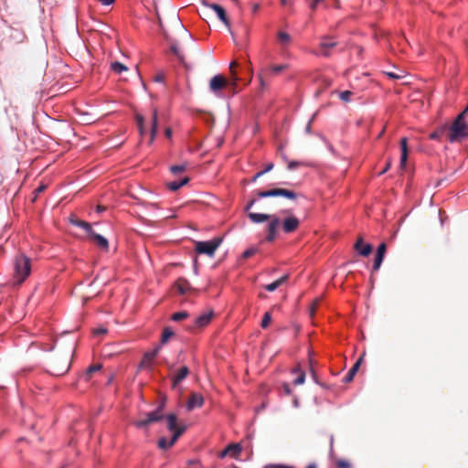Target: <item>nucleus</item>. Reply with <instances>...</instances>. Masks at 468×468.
<instances>
[{
	"label": "nucleus",
	"mask_w": 468,
	"mask_h": 468,
	"mask_svg": "<svg viewBox=\"0 0 468 468\" xmlns=\"http://www.w3.org/2000/svg\"><path fill=\"white\" fill-rule=\"evenodd\" d=\"M187 317H188L187 312H177V313L173 314V315L171 316V319L175 322H179Z\"/></svg>",
	"instance_id": "32"
},
{
	"label": "nucleus",
	"mask_w": 468,
	"mask_h": 468,
	"mask_svg": "<svg viewBox=\"0 0 468 468\" xmlns=\"http://www.w3.org/2000/svg\"><path fill=\"white\" fill-rule=\"evenodd\" d=\"M335 46V42L332 38H324L320 43V47L322 48L321 53L326 56L327 52L324 49L333 48Z\"/></svg>",
	"instance_id": "26"
},
{
	"label": "nucleus",
	"mask_w": 468,
	"mask_h": 468,
	"mask_svg": "<svg viewBox=\"0 0 468 468\" xmlns=\"http://www.w3.org/2000/svg\"><path fill=\"white\" fill-rule=\"evenodd\" d=\"M287 280H288V275L285 274V275L282 276L281 278H279L278 280L274 281L273 282L267 284L265 286V289L268 292H273L277 288H279L281 285L287 282Z\"/></svg>",
	"instance_id": "23"
},
{
	"label": "nucleus",
	"mask_w": 468,
	"mask_h": 468,
	"mask_svg": "<svg viewBox=\"0 0 468 468\" xmlns=\"http://www.w3.org/2000/svg\"><path fill=\"white\" fill-rule=\"evenodd\" d=\"M174 335V331L170 327H165L163 330L162 335H161V344H165L172 336Z\"/></svg>",
	"instance_id": "27"
},
{
	"label": "nucleus",
	"mask_w": 468,
	"mask_h": 468,
	"mask_svg": "<svg viewBox=\"0 0 468 468\" xmlns=\"http://www.w3.org/2000/svg\"><path fill=\"white\" fill-rule=\"evenodd\" d=\"M181 435H182V431H178L176 434L172 435V438L170 440H167L166 438L162 437L158 441V446L163 450L168 449V448L172 447L176 442V441L179 439V437Z\"/></svg>",
	"instance_id": "12"
},
{
	"label": "nucleus",
	"mask_w": 468,
	"mask_h": 468,
	"mask_svg": "<svg viewBox=\"0 0 468 468\" xmlns=\"http://www.w3.org/2000/svg\"><path fill=\"white\" fill-rule=\"evenodd\" d=\"M259 8H260L259 4H254L253 6H252V11L254 13H256L259 10Z\"/></svg>",
	"instance_id": "55"
},
{
	"label": "nucleus",
	"mask_w": 468,
	"mask_h": 468,
	"mask_svg": "<svg viewBox=\"0 0 468 468\" xmlns=\"http://www.w3.org/2000/svg\"><path fill=\"white\" fill-rule=\"evenodd\" d=\"M204 5L207 8H210L212 9L217 16L218 17V19L225 25L227 26L228 27H229V19L227 17V15H226V12H225V9L220 6L219 5H217V4H204Z\"/></svg>",
	"instance_id": "8"
},
{
	"label": "nucleus",
	"mask_w": 468,
	"mask_h": 468,
	"mask_svg": "<svg viewBox=\"0 0 468 468\" xmlns=\"http://www.w3.org/2000/svg\"><path fill=\"white\" fill-rule=\"evenodd\" d=\"M271 321V315L269 312L265 313L261 323L262 328H267Z\"/></svg>",
	"instance_id": "34"
},
{
	"label": "nucleus",
	"mask_w": 468,
	"mask_h": 468,
	"mask_svg": "<svg viewBox=\"0 0 468 468\" xmlns=\"http://www.w3.org/2000/svg\"><path fill=\"white\" fill-rule=\"evenodd\" d=\"M300 221L294 217L291 216L286 218L282 222V229L286 233H291L296 230L299 227Z\"/></svg>",
	"instance_id": "9"
},
{
	"label": "nucleus",
	"mask_w": 468,
	"mask_h": 468,
	"mask_svg": "<svg viewBox=\"0 0 468 468\" xmlns=\"http://www.w3.org/2000/svg\"><path fill=\"white\" fill-rule=\"evenodd\" d=\"M292 373L296 376L293 380L295 386L302 385L305 381V373L299 367L293 368Z\"/></svg>",
	"instance_id": "22"
},
{
	"label": "nucleus",
	"mask_w": 468,
	"mask_h": 468,
	"mask_svg": "<svg viewBox=\"0 0 468 468\" xmlns=\"http://www.w3.org/2000/svg\"><path fill=\"white\" fill-rule=\"evenodd\" d=\"M323 0H314L311 4V8L314 9L316 7V5L322 2Z\"/></svg>",
	"instance_id": "52"
},
{
	"label": "nucleus",
	"mask_w": 468,
	"mask_h": 468,
	"mask_svg": "<svg viewBox=\"0 0 468 468\" xmlns=\"http://www.w3.org/2000/svg\"><path fill=\"white\" fill-rule=\"evenodd\" d=\"M468 112V106L461 112L450 127L449 140L453 143L468 138V124L464 122V115Z\"/></svg>",
	"instance_id": "2"
},
{
	"label": "nucleus",
	"mask_w": 468,
	"mask_h": 468,
	"mask_svg": "<svg viewBox=\"0 0 468 468\" xmlns=\"http://www.w3.org/2000/svg\"><path fill=\"white\" fill-rule=\"evenodd\" d=\"M44 189H45V186H40L39 187H37V190H36V191H37V193H40V192H42Z\"/></svg>",
	"instance_id": "57"
},
{
	"label": "nucleus",
	"mask_w": 468,
	"mask_h": 468,
	"mask_svg": "<svg viewBox=\"0 0 468 468\" xmlns=\"http://www.w3.org/2000/svg\"><path fill=\"white\" fill-rule=\"evenodd\" d=\"M236 66H237V62H236V61H232V62L229 64V69H230V70H231V74H232V73H235V72L233 71V69H234Z\"/></svg>",
	"instance_id": "53"
},
{
	"label": "nucleus",
	"mask_w": 468,
	"mask_h": 468,
	"mask_svg": "<svg viewBox=\"0 0 468 468\" xmlns=\"http://www.w3.org/2000/svg\"><path fill=\"white\" fill-rule=\"evenodd\" d=\"M203 404L204 398L202 395L198 393H193L186 403V409L187 410H193L196 408H201Z\"/></svg>",
	"instance_id": "11"
},
{
	"label": "nucleus",
	"mask_w": 468,
	"mask_h": 468,
	"mask_svg": "<svg viewBox=\"0 0 468 468\" xmlns=\"http://www.w3.org/2000/svg\"><path fill=\"white\" fill-rule=\"evenodd\" d=\"M255 202H256L255 199H251L250 201H249L247 206L245 207V211H247V212L250 211V209L253 207Z\"/></svg>",
	"instance_id": "47"
},
{
	"label": "nucleus",
	"mask_w": 468,
	"mask_h": 468,
	"mask_svg": "<svg viewBox=\"0 0 468 468\" xmlns=\"http://www.w3.org/2000/svg\"><path fill=\"white\" fill-rule=\"evenodd\" d=\"M163 80H164V78H163L162 75H159V76L155 77V81L161 82V81H163Z\"/></svg>",
	"instance_id": "56"
},
{
	"label": "nucleus",
	"mask_w": 468,
	"mask_h": 468,
	"mask_svg": "<svg viewBox=\"0 0 468 468\" xmlns=\"http://www.w3.org/2000/svg\"><path fill=\"white\" fill-rule=\"evenodd\" d=\"M101 369V366L100 365H95V366H91L89 367V369L87 370L86 374H85V378L86 380H89V377L93 373V372H96V371H99Z\"/></svg>",
	"instance_id": "37"
},
{
	"label": "nucleus",
	"mask_w": 468,
	"mask_h": 468,
	"mask_svg": "<svg viewBox=\"0 0 468 468\" xmlns=\"http://www.w3.org/2000/svg\"><path fill=\"white\" fill-rule=\"evenodd\" d=\"M337 465L339 468H349V463L346 461L340 460L337 462Z\"/></svg>",
	"instance_id": "42"
},
{
	"label": "nucleus",
	"mask_w": 468,
	"mask_h": 468,
	"mask_svg": "<svg viewBox=\"0 0 468 468\" xmlns=\"http://www.w3.org/2000/svg\"><path fill=\"white\" fill-rule=\"evenodd\" d=\"M299 165H300V163H299V162H296V161H291V162L288 164V168H289L290 170H292V169L297 168Z\"/></svg>",
	"instance_id": "44"
},
{
	"label": "nucleus",
	"mask_w": 468,
	"mask_h": 468,
	"mask_svg": "<svg viewBox=\"0 0 468 468\" xmlns=\"http://www.w3.org/2000/svg\"><path fill=\"white\" fill-rule=\"evenodd\" d=\"M136 121H137V125H138V128H139V131H140L141 134H144V118H143V116L137 115L136 116Z\"/></svg>",
	"instance_id": "40"
},
{
	"label": "nucleus",
	"mask_w": 468,
	"mask_h": 468,
	"mask_svg": "<svg viewBox=\"0 0 468 468\" xmlns=\"http://www.w3.org/2000/svg\"><path fill=\"white\" fill-rule=\"evenodd\" d=\"M270 219L271 222L268 226V236L266 239L268 241H272L275 239L276 230L280 224V220L276 216H271Z\"/></svg>",
	"instance_id": "14"
},
{
	"label": "nucleus",
	"mask_w": 468,
	"mask_h": 468,
	"mask_svg": "<svg viewBox=\"0 0 468 468\" xmlns=\"http://www.w3.org/2000/svg\"><path fill=\"white\" fill-rule=\"evenodd\" d=\"M31 271L30 259L21 254L14 261V279L17 283H22L29 276Z\"/></svg>",
	"instance_id": "3"
},
{
	"label": "nucleus",
	"mask_w": 468,
	"mask_h": 468,
	"mask_svg": "<svg viewBox=\"0 0 468 468\" xmlns=\"http://www.w3.org/2000/svg\"><path fill=\"white\" fill-rule=\"evenodd\" d=\"M361 358L356 362V364L353 366V367L349 370L347 375L346 376V381H351L356 375V371L358 370V367L360 366Z\"/></svg>",
	"instance_id": "30"
},
{
	"label": "nucleus",
	"mask_w": 468,
	"mask_h": 468,
	"mask_svg": "<svg viewBox=\"0 0 468 468\" xmlns=\"http://www.w3.org/2000/svg\"><path fill=\"white\" fill-rule=\"evenodd\" d=\"M185 169H186V166L184 165H173V166L170 167V171L174 175H177V174L183 172Z\"/></svg>",
	"instance_id": "38"
},
{
	"label": "nucleus",
	"mask_w": 468,
	"mask_h": 468,
	"mask_svg": "<svg viewBox=\"0 0 468 468\" xmlns=\"http://www.w3.org/2000/svg\"><path fill=\"white\" fill-rule=\"evenodd\" d=\"M239 77L232 73V78L228 80L222 75H215L209 81L210 91L218 98H224L223 90H229L231 95L237 93Z\"/></svg>",
	"instance_id": "1"
},
{
	"label": "nucleus",
	"mask_w": 468,
	"mask_h": 468,
	"mask_svg": "<svg viewBox=\"0 0 468 468\" xmlns=\"http://www.w3.org/2000/svg\"><path fill=\"white\" fill-rule=\"evenodd\" d=\"M306 468H316L315 464H309Z\"/></svg>",
	"instance_id": "62"
},
{
	"label": "nucleus",
	"mask_w": 468,
	"mask_h": 468,
	"mask_svg": "<svg viewBox=\"0 0 468 468\" xmlns=\"http://www.w3.org/2000/svg\"><path fill=\"white\" fill-rule=\"evenodd\" d=\"M241 451L239 444H229L225 450L219 453L220 458H224L228 454L238 455Z\"/></svg>",
	"instance_id": "20"
},
{
	"label": "nucleus",
	"mask_w": 468,
	"mask_h": 468,
	"mask_svg": "<svg viewBox=\"0 0 468 468\" xmlns=\"http://www.w3.org/2000/svg\"><path fill=\"white\" fill-rule=\"evenodd\" d=\"M211 318H212V312L203 313L196 318L195 326L197 328H203L210 323Z\"/></svg>",
	"instance_id": "15"
},
{
	"label": "nucleus",
	"mask_w": 468,
	"mask_h": 468,
	"mask_svg": "<svg viewBox=\"0 0 468 468\" xmlns=\"http://www.w3.org/2000/svg\"><path fill=\"white\" fill-rule=\"evenodd\" d=\"M388 166H389V164L387 166H385V169L381 172V174L385 173L388 170Z\"/></svg>",
	"instance_id": "63"
},
{
	"label": "nucleus",
	"mask_w": 468,
	"mask_h": 468,
	"mask_svg": "<svg viewBox=\"0 0 468 468\" xmlns=\"http://www.w3.org/2000/svg\"><path fill=\"white\" fill-rule=\"evenodd\" d=\"M388 76L393 78V79H397L399 78L397 75H395L394 73H388Z\"/></svg>",
	"instance_id": "61"
},
{
	"label": "nucleus",
	"mask_w": 468,
	"mask_h": 468,
	"mask_svg": "<svg viewBox=\"0 0 468 468\" xmlns=\"http://www.w3.org/2000/svg\"><path fill=\"white\" fill-rule=\"evenodd\" d=\"M99 2L102 5H112L115 3V0H99Z\"/></svg>",
	"instance_id": "46"
},
{
	"label": "nucleus",
	"mask_w": 468,
	"mask_h": 468,
	"mask_svg": "<svg viewBox=\"0 0 468 468\" xmlns=\"http://www.w3.org/2000/svg\"><path fill=\"white\" fill-rule=\"evenodd\" d=\"M385 253H386V244L385 243H381L378 247V250H377V254L378 255H381V256H385Z\"/></svg>",
	"instance_id": "41"
},
{
	"label": "nucleus",
	"mask_w": 468,
	"mask_h": 468,
	"mask_svg": "<svg viewBox=\"0 0 468 468\" xmlns=\"http://www.w3.org/2000/svg\"><path fill=\"white\" fill-rule=\"evenodd\" d=\"M165 136L170 139L172 137V130L171 128H166L165 131Z\"/></svg>",
	"instance_id": "51"
},
{
	"label": "nucleus",
	"mask_w": 468,
	"mask_h": 468,
	"mask_svg": "<svg viewBox=\"0 0 468 468\" xmlns=\"http://www.w3.org/2000/svg\"><path fill=\"white\" fill-rule=\"evenodd\" d=\"M383 259H384L383 256L376 254L375 261H374V265H373L374 271H378L380 268V266L382 264V261H383Z\"/></svg>",
	"instance_id": "35"
},
{
	"label": "nucleus",
	"mask_w": 468,
	"mask_h": 468,
	"mask_svg": "<svg viewBox=\"0 0 468 468\" xmlns=\"http://www.w3.org/2000/svg\"><path fill=\"white\" fill-rule=\"evenodd\" d=\"M401 156H400V166L404 168L406 166L408 159V143L407 138L404 137L400 141Z\"/></svg>",
	"instance_id": "19"
},
{
	"label": "nucleus",
	"mask_w": 468,
	"mask_h": 468,
	"mask_svg": "<svg viewBox=\"0 0 468 468\" xmlns=\"http://www.w3.org/2000/svg\"><path fill=\"white\" fill-rule=\"evenodd\" d=\"M166 424L167 429L173 433L176 434L178 431H182V434L186 431V425L177 423V417L175 413L168 414L166 416Z\"/></svg>",
	"instance_id": "7"
},
{
	"label": "nucleus",
	"mask_w": 468,
	"mask_h": 468,
	"mask_svg": "<svg viewBox=\"0 0 468 468\" xmlns=\"http://www.w3.org/2000/svg\"><path fill=\"white\" fill-rule=\"evenodd\" d=\"M286 69H287V65L286 64H280V65H272V66H271L268 69V70L270 71L271 74L277 75V74L281 73L282 71H283Z\"/></svg>",
	"instance_id": "31"
},
{
	"label": "nucleus",
	"mask_w": 468,
	"mask_h": 468,
	"mask_svg": "<svg viewBox=\"0 0 468 468\" xmlns=\"http://www.w3.org/2000/svg\"><path fill=\"white\" fill-rule=\"evenodd\" d=\"M90 239H91L98 247L102 250H107L109 248V243L107 239L100 234H96L93 230L89 234Z\"/></svg>",
	"instance_id": "16"
},
{
	"label": "nucleus",
	"mask_w": 468,
	"mask_h": 468,
	"mask_svg": "<svg viewBox=\"0 0 468 468\" xmlns=\"http://www.w3.org/2000/svg\"><path fill=\"white\" fill-rule=\"evenodd\" d=\"M175 288L180 294H186V293L189 292L191 290V286H190L189 282L184 279L177 280V282H176Z\"/></svg>",
	"instance_id": "17"
},
{
	"label": "nucleus",
	"mask_w": 468,
	"mask_h": 468,
	"mask_svg": "<svg viewBox=\"0 0 468 468\" xmlns=\"http://www.w3.org/2000/svg\"><path fill=\"white\" fill-rule=\"evenodd\" d=\"M259 197H284L289 199H295L297 195L288 189L275 188L268 191H261L258 193Z\"/></svg>",
	"instance_id": "6"
},
{
	"label": "nucleus",
	"mask_w": 468,
	"mask_h": 468,
	"mask_svg": "<svg viewBox=\"0 0 468 468\" xmlns=\"http://www.w3.org/2000/svg\"><path fill=\"white\" fill-rule=\"evenodd\" d=\"M69 221H70V223H71L72 225H75V226L79 227V225H80V219H77V218H71L69 219Z\"/></svg>",
	"instance_id": "50"
},
{
	"label": "nucleus",
	"mask_w": 468,
	"mask_h": 468,
	"mask_svg": "<svg viewBox=\"0 0 468 468\" xmlns=\"http://www.w3.org/2000/svg\"><path fill=\"white\" fill-rule=\"evenodd\" d=\"M354 248L360 255L365 257L368 256L372 251V246L365 243L361 237L356 239Z\"/></svg>",
	"instance_id": "10"
},
{
	"label": "nucleus",
	"mask_w": 468,
	"mask_h": 468,
	"mask_svg": "<svg viewBox=\"0 0 468 468\" xmlns=\"http://www.w3.org/2000/svg\"><path fill=\"white\" fill-rule=\"evenodd\" d=\"M278 41L283 45L286 46L291 42V37L288 33L284 31H280L278 33Z\"/></svg>",
	"instance_id": "28"
},
{
	"label": "nucleus",
	"mask_w": 468,
	"mask_h": 468,
	"mask_svg": "<svg viewBox=\"0 0 468 468\" xmlns=\"http://www.w3.org/2000/svg\"><path fill=\"white\" fill-rule=\"evenodd\" d=\"M274 468H293V467L290 466V465L279 464V465L274 466Z\"/></svg>",
	"instance_id": "54"
},
{
	"label": "nucleus",
	"mask_w": 468,
	"mask_h": 468,
	"mask_svg": "<svg viewBox=\"0 0 468 468\" xmlns=\"http://www.w3.org/2000/svg\"><path fill=\"white\" fill-rule=\"evenodd\" d=\"M248 216L253 223H261V222L269 220L271 218V216L268 215V214L254 213V212H250Z\"/></svg>",
	"instance_id": "21"
},
{
	"label": "nucleus",
	"mask_w": 468,
	"mask_h": 468,
	"mask_svg": "<svg viewBox=\"0 0 468 468\" xmlns=\"http://www.w3.org/2000/svg\"><path fill=\"white\" fill-rule=\"evenodd\" d=\"M438 137V134L436 133H433L431 134V139H436Z\"/></svg>",
	"instance_id": "59"
},
{
	"label": "nucleus",
	"mask_w": 468,
	"mask_h": 468,
	"mask_svg": "<svg viewBox=\"0 0 468 468\" xmlns=\"http://www.w3.org/2000/svg\"><path fill=\"white\" fill-rule=\"evenodd\" d=\"M317 305H318V300L314 301V303L310 306V314L311 315H314V314L315 313Z\"/></svg>",
	"instance_id": "43"
},
{
	"label": "nucleus",
	"mask_w": 468,
	"mask_h": 468,
	"mask_svg": "<svg viewBox=\"0 0 468 468\" xmlns=\"http://www.w3.org/2000/svg\"><path fill=\"white\" fill-rule=\"evenodd\" d=\"M164 403H161L159 407L149 413H147L144 418H141L134 421V426L138 429L144 428L154 422H157L164 418Z\"/></svg>",
	"instance_id": "5"
},
{
	"label": "nucleus",
	"mask_w": 468,
	"mask_h": 468,
	"mask_svg": "<svg viewBox=\"0 0 468 468\" xmlns=\"http://www.w3.org/2000/svg\"><path fill=\"white\" fill-rule=\"evenodd\" d=\"M188 181H189V178L186 176L179 181L169 182L167 184V187L172 191H176V190H178L183 186L186 185L188 183Z\"/></svg>",
	"instance_id": "24"
},
{
	"label": "nucleus",
	"mask_w": 468,
	"mask_h": 468,
	"mask_svg": "<svg viewBox=\"0 0 468 468\" xmlns=\"http://www.w3.org/2000/svg\"><path fill=\"white\" fill-rule=\"evenodd\" d=\"M111 69L117 74H121L128 69L126 66L118 61L112 63Z\"/></svg>",
	"instance_id": "29"
},
{
	"label": "nucleus",
	"mask_w": 468,
	"mask_h": 468,
	"mask_svg": "<svg viewBox=\"0 0 468 468\" xmlns=\"http://www.w3.org/2000/svg\"><path fill=\"white\" fill-rule=\"evenodd\" d=\"M189 373V370L186 367H180L176 375L173 377V385L176 386L179 384L182 380H184Z\"/></svg>",
	"instance_id": "18"
},
{
	"label": "nucleus",
	"mask_w": 468,
	"mask_h": 468,
	"mask_svg": "<svg viewBox=\"0 0 468 468\" xmlns=\"http://www.w3.org/2000/svg\"><path fill=\"white\" fill-rule=\"evenodd\" d=\"M106 329L103 328V327H100V328H97L94 330V334L95 335H101V334H105L106 333Z\"/></svg>",
	"instance_id": "48"
},
{
	"label": "nucleus",
	"mask_w": 468,
	"mask_h": 468,
	"mask_svg": "<svg viewBox=\"0 0 468 468\" xmlns=\"http://www.w3.org/2000/svg\"><path fill=\"white\" fill-rule=\"evenodd\" d=\"M221 243L222 238H214L207 241H197L195 250L198 254H206L212 257Z\"/></svg>",
	"instance_id": "4"
},
{
	"label": "nucleus",
	"mask_w": 468,
	"mask_h": 468,
	"mask_svg": "<svg viewBox=\"0 0 468 468\" xmlns=\"http://www.w3.org/2000/svg\"><path fill=\"white\" fill-rule=\"evenodd\" d=\"M104 209H105V208H104V207H101V206H98V207H97V211H98L99 213H100V212H101V211H103Z\"/></svg>",
	"instance_id": "58"
},
{
	"label": "nucleus",
	"mask_w": 468,
	"mask_h": 468,
	"mask_svg": "<svg viewBox=\"0 0 468 468\" xmlns=\"http://www.w3.org/2000/svg\"><path fill=\"white\" fill-rule=\"evenodd\" d=\"M79 227L83 229L88 233V235L92 231L91 225L86 221H80Z\"/></svg>",
	"instance_id": "39"
},
{
	"label": "nucleus",
	"mask_w": 468,
	"mask_h": 468,
	"mask_svg": "<svg viewBox=\"0 0 468 468\" xmlns=\"http://www.w3.org/2000/svg\"><path fill=\"white\" fill-rule=\"evenodd\" d=\"M273 168V164L272 163H270L266 165V167L262 170V171H260L258 172L254 177L252 178V182L256 181L259 177H261L262 175H264L265 173L271 171V169Z\"/></svg>",
	"instance_id": "33"
},
{
	"label": "nucleus",
	"mask_w": 468,
	"mask_h": 468,
	"mask_svg": "<svg viewBox=\"0 0 468 468\" xmlns=\"http://www.w3.org/2000/svg\"><path fill=\"white\" fill-rule=\"evenodd\" d=\"M351 96H352V92L349 90H344V91L339 92V98L343 101H346V102L349 101Z\"/></svg>",
	"instance_id": "36"
},
{
	"label": "nucleus",
	"mask_w": 468,
	"mask_h": 468,
	"mask_svg": "<svg viewBox=\"0 0 468 468\" xmlns=\"http://www.w3.org/2000/svg\"><path fill=\"white\" fill-rule=\"evenodd\" d=\"M160 347H156L154 350L144 354L141 366L144 367H151L156 356L158 355Z\"/></svg>",
	"instance_id": "13"
},
{
	"label": "nucleus",
	"mask_w": 468,
	"mask_h": 468,
	"mask_svg": "<svg viewBox=\"0 0 468 468\" xmlns=\"http://www.w3.org/2000/svg\"><path fill=\"white\" fill-rule=\"evenodd\" d=\"M157 130V111L154 110L152 114L151 119V140L150 143H153L155 133Z\"/></svg>",
	"instance_id": "25"
},
{
	"label": "nucleus",
	"mask_w": 468,
	"mask_h": 468,
	"mask_svg": "<svg viewBox=\"0 0 468 468\" xmlns=\"http://www.w3.org/2000/svg\"><path fill=\"white\" fill-rule=\"evenodd\" d=\"M69 221H70V223H71L72 225H75V226L79 227V225H80V219H77V218H71L69 219Z\"/></svg>",
	"instance_id": "49"
},
{
	"label": "nucleus",
	"mask_w": 468,
	"mask_h": 468,
	"mask_svg": "<svg viewBox=\"0 0 468 468\" xmlns=\"http://www.w3.org/2000/svg\"><path fill=\"white\" fill-rule=\"evenodd\" d=\"M172 50L178 57L179 59L183 60V56L181 55V53H180V51H179L177 47L173 46L172 47Z\"/></svg>",
	"instance_id": "45"
},
{
	"label": "nucleus",
	"mask_w": 468,
	"mask_h": 468,
	"mask_svg": "<svg viewBox=\"0 0 468 468\" xmlns=\"http://www.w3.org/2000/svg\"><path fill=\"white\" fill-rule=\"evenodd\" d=\"M285 391H286L287 393H290V389H289V388H288V386H287V385L285 386Z\"/></svg>",
	"instance_id": "64"
},
{
	"label": "nucleus",
	"mask_w": 468,
	"mask_h": 468,
	"mask_svg": "<svg viewBox=\"0 0 468 468\" xmlns=\"http://www.w3.org/2000/svg\"><path fill=\"white\" fill-rule=\"evenodd\" d=\"M250 255H251V252H250V251H249V250H247V251H245V252H244V256H245V257H249V256H250Z\"/></svg>",
	"instance_id": "60"
}]
</instances>
